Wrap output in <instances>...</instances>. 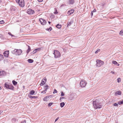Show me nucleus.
I'll list each match as a JSON object with an SVG mask.
<instances>
[{"instance_id": "nucleus-17", "label": "nucleus", "mask_w": 123, "mask_h": 123, "mask_svg": "<svg viewBox=\"0 0 123 123\" xmlns=\"http://www.w3.org/2000/svg\"><path fill=\"white\" fill-rule=\"evenodd\" d=\"M121 92L120 91H118L116 92L115 93V95L117 96V95H121Z\"/></svg>"}, {"instance_id": "nucleus-4", "label": "nucleus", "mask_w": 123, "mask_h": 123, "mask_svg": "<svg viewBox=\"0 0 123 123\" xmlns=\"http://www.w3.org/2000/svg\"><path fill=\"white\" fill-rule=\"evenodd\" d=\"M5 87L11 90H13L14 88L13 86L11 85H9L7 83H6L5 84Z\"/></svg>"}, {"instance_id": "nucleus-52", "label": "nucleus", "mask_w": 123, "mask_h": 123, "mask_svg": "<svg viewBox=\"0 0 123 123\" xmlns=\"http://www.w3.org/2000/svg\"><path fill=\"white\" fill-rule=\"evenodd\" d=\"M3 112V111H0V115Z\"/></svg>"}, {"instance_id": "nucleus-40", "label": "nucleus", "mask_w": 123, "mask_h": 123, "mask_svg": "<svg viewBox=\"0 0 123 123\" xmlns=\"http://www.w3.org/2000/svg\"><path fill=\"white\" fill-rule=\"evenodd\" d=\"M37 52V51L35 49V50H34L33 52H32L33 54H34L36 53Z\"/></svg>"}, {"instance_id": "nucleus-3", "label": "nucleus", "mask_w": 123, "mask_h": 123, "mask_svg": "<svg viewBox=\"0 0 123 123\" xmlns=\"http://www.w3.org/2000/svg\"><path fill=\"white\" fill-rule=\"evenodd\" d=\"M54 55L55 57V58L59 57L60 56V53L57 50H55L54 51Z\"/></svg>"}, {"instance_id": "nucleus-44", "label": "nucleus", "mask_w": 123, "mask_h": 123, "mask_svg": "<svg viewBox=\"0 0 123 123\" xmlns=\"http://www.w3.org/2000/svg\"><path fill=\"white\" fill-rule=\"evenodd\" d=\"M8 34L10 35H11V36H13L12 34L10 32H8Z\"/></svg>"}, {"instance_id": "nucleus-47", "label": "nucleus", "mask_w": 123, "mask_h": 123, "mask_svg": "<svg viewBox=\"0 0 123 123\" xmlns=\"http://www.w3.org/2000/svg\"><path fill=\"white\" fill-rule=\"evenodd\" d=\"M43 0H38V1L39 2H42Z\"/></svg>"}, {"instance_id": "nucleus-38", "label": "nucleus", "mask_w": 123, "mask_h": 123, "mask_svg": "<svg viewBox=\"0 0 123 123\" xmlns=\"http://www.w3.org/2000/svg\"><path fill=\"white\" fill-rule=\"evenodd\" d=\"M100 51V49H98L96 51H95V54H97L98 53V52H99Z\"/></svg>"}, {"instance_id": "nucleus-33", "label": "nucleus", "mask_w": 123, "mask_h": 123, "mask_svg": "<svg viewBox=\"0 0 123 123\" xmlns=\"http://www.w3.org/2000/svg\"><path fill=\"white\" fill-rule=\"evenodd\" d=\"M47 91L46 90H44L43 91H42L41 92V93H43V94H44L46 93V92Z\"/></svg>"}, {"instance_id": "nucleus-49", "label": "nucleus", "mask_w": 123, "mask_h": 123, "mask_svg": "<svg viewBox=\"0 0 123 123\" xmlns=\"http://www.w3.org/2000/svg\"><path fill=\"white\" fill-rule=\"evenodd\" d=\"M74 97H73L72 98V97L70 98V99L71 100H74Z\"/></svg>"}, {"instance_id": "nucleus-22", "label": "nucleus", "mask_w": 123, "mask_h": 123, "mask_svg": "<svg viewBox=\"0 0 123 123\" xmlns=\"http://www.w3.org/2000/svg\"><path fill=\"white\" fill-rule=\"evenodd\" d=\"M28 49L27 50V54H28L29 53V52L31 50V49L30 47L29 46H28Z\"/></svg>"}, {"instance_id": "nucleus-55", "label": "nucleus", "mask_w": 123, "mask_h": 123, "mask_svg": "<svg viewBox=\"0 0 123 123\" xmlns=\"http://www.w3.org/2000/svg\"><path fill=\"white\" fill-rule=\"evenodd\" d=\"M48 23H49V24H50V23H51V22H49V21H48Z\"/></svg>"}, {"instance_id": "nucleus-31", "label": "nucleus", "mask_w": 123, "mask_h": 123, "mask_svg": "<svg viewBox=\"0 0 123 123\" xmlns=\"http://www.w3.org/2000/svg\"><path fill=\"white\" fill-rule=\"evenodd\" d=\"M119 34L121 36L123 35V31L122 30L121 31L119 32Z\"/></svg>"}, {"instance_id": "nucleus-29", "label": "nucleus", "mask_w": 123, "mask_h": 123, "mask_svg": "<svg viewBox=\"0 0 123 123\" xmlns=\"http://www.w3.org/2000/svg\"><path fill=\"white\" fill-rule=\"evenodd\" d=\"M118 104L119 105L123 104V100L119 102Z\"/></svg>"}, {"instance_id": "nucleus-23", "label": "nucleus", "mask_w": 123, "mask_h": 123, "mask_svg": "<svg viewBox=\"0 0 123 123\" xmlns=\"http://www.w3.org/2000/svg\"><path fill=\"white\" fill-rule=\"evenodd\" d=\"M3 58L4 57L3 55L2 54H0V61L1 60H3Z\"/></svg>"}, {"instance_id": "nucleus-13", "label": "nucleus", "mask_w": 123, "mask_h": 123, "mask_svg": "<svg viewBox=\"0 0 123 123\" xmlns=\"http://www.w3.org/2000/svg\"><path fill=\"white\" fill-rule=\"evenodd\" d=\"M51 97L50 96H47L45 97L43 99V100L44 101H48L49 99V98L50 97Z\"/></svg>"}, {"instance_id": "nucleus-35", "label": "nucleus", "mask_w": 123, "mask_h": 123, "mask_svg": "<svg viewBox=\"0 0 123 123\" xmlns=\"http://www.w3.org/2000/svg\"><path fill=\"white\" fill-rule=\"evenodd\" d=\"M53 104V103H50L48 104V106H50Z\"/></svg>"}, {"instance_id": "nucleus-32", "label": "nucleus", "mask_w": 123, "mask_h": 123, "mask_svg": "<svg viewBox=\"0 0 123 123\" xmlns=\"http://www.w3.org/2000/svg\"><path fill=\"white\" fill-rule=\"evenodd\" d=\"M121 81V79L120 78H118L117 79V82H118L119 83V82H120Z\"/></svg>"}, {"instance_id": "nucleus-42", "label": "nucleus", "mask_w": 123, "mask_h": 123, "mask_svg": "<svg viewBox=\"0 0 123 123\" xmlns=\"http://www.w3.org/2000/svg\"><path fill=\"white\" fill-rule=\"evenodd\" d=\"M54 14H56L58 13L56 9H55V11L54 12Z\"/></svg>"}, {"instance_id": "nucleus-54", "label": "nucleus", "mask_w": 123, "mask_h": 123, "mask_svg": "<svg viewBox=\"0 0 123 123\" xmlns=\"http://www.w3.org/2000/svg\"><path fill=\"white\" fill-rule=\"evenodd\" d=\"M118 66H119V64L117 63V64Z\"/></svg>"}, {"instance_id": "nucleus-10", "label": "nucleus", "mask_w": 123, "mask_h": 123, "mask_svg": "<svg viewBox=\"0 0 123 123\" xmlns=\"http://www.w3.org/2000/svg\"><path fill=\"white\" fill-rule=\"evenodd\" d=\"M46 81V79L45 77H44L43 79L42 80L40 84L41 86H43L44 84Z\"/></svg>"}, {"instance_id": "nucleus-36", "label": "nucleus", "mask_w": 123, "mask_h": 123, "mask_svg": "<svg viewBox=\"0 0 123 123\" xmlns=\"http://www.w3.org/2000/svg\"><path fill=\"white\" fill-rule=\"evenodd\" d=\"M57 91L55 89H54V91L53 92V93L54 94H55V93H57Z\"/></svg>"}, {"instance_id": "nucleus-8", "label": "nucleus", "mask_w": 123, "mask_h": 123, "mask_svg": "<svg viewBox=\"0 0 123 123\" xmlns=\"http://www.w3.org/2000/svg\"><path fill=\"white\" fill-rule=\"evenodd\" d=\"M39 20L41 24L43 25H45L46 23V21L44 19L42 18H40L39 19Z\"/></svg>"}, {"instance_id": "nucleus-34", "label": "nucleus", "mask_w": 123, "mask_h": 123, "mask_svg": "<svg viewBox=\"0 0 123 123\" xmlns=\"http://www.w3.org/2000/svg\"><path fill=\"white\" fill-rule=\"evenodd\" d=\"M112 63L115 64H117V62L115 61H113Z\"/></svg>"}, {"instance_id": "nucleus-15", "label": "nucleus", "mask_w": 123, "mask_h": 123, "mask_svg": "<svg viewBox=\"0 0 123 123\" xmlns=\"http://www.w3.org/2000/svg\"><path fill=\"white\" fill-rule=\"evenodd\" d=\"M6 74L5 72L3 71H0V75L1 76H4Z\"/></svg>"}, {"instance_id": "nucleus-11", "label": "nucleus", "mask_w": 123, "mask_h": 123, "mask_svg": "<svg viewBox=\"0 0 123 123\" xmlns=\"http://www.w3.org/2000/svg\"><path fill=\"white\" fill-rule=\"evenodd\" d=\"M15 50H16V51H16V52L17 53V55H21L22 52V50L20 49H15Z\"/></svg>"}, {"instance_id": "nucleus-41", "label": "nucleus", "mask_w": 123, "mask_h": 123, "mask_svg": "<svg viewBox=\"0 0 123 123\" xmlns=\"http://www.w3.org/2000/svg\"><path fill=\"white\" fill-rule=\"evenodd\" d=\"M61 96H64V93L63 92H61Z\"/></svg>"}, {"instance_id": "nucleus-9", "label": "nucleus", "mask_w": 123, "mask_h": 123, "mask_svg": "<svg viewBox=\"0 0 123 123\" xmlns=\"http://www.w3.org/2000/svg\"><path fill=\"white\" fill-rule=\"evenodd\" d=\"M27 12L29 14H32L34 13V11L31 9H29L28 10Z\"/></svg>"}, {"instance_id": "nucleus-30", "label": "nucleus", "mask_w": 123, "mask_h": 123, "mask_svg": "<svg viewBox=\"0 0 123 123\" xmlns=\"http://www.w3.org/2000/svg\"><path fill=\"white\" fill-rule=\"evenodd\" d=\"M16 51V50H15V49L13 50L12 51V53L13 54H15L16 53V51Z\"/></svg>"}, {"instance_id": "nucleus-43", "label": "nucleus", "mask_w": 123, "mask_h": 123, "mask_svg": "<svg viewBox=\"0 0 123 123\" xmlns=\"http://www.w3.org/2000/svg\"><path fill=\"white\" fill-rule=\"evenodd\" d=\"M114 106H117L118 105L116 103H115L114 104Z\"/></svg>"}, {"instance_id": "nucleus-18", "label": "nucleus", "mask_w": 123, "mask_h": 123, "mask_svg": "<svg viewBox=\"0 0 123 123\" xmlns=\"http://www.w3.org/2000/svg\"><path fill=\"white\" fill-rule=\"evenodd\" d=\"M69 3L70 4H73L74 2V0H69Z\"/></svg>"}, {"instance_id": "nucleus-5", "label": "nucleus", "mask_w": 123, "mask_h": 123, "mask_svg": "<svg viewBox=\"0 0 123 123\" xmlns=\"http://www.w3.org/2000/svg\"><path fill=\"white\" fill-rule=\"evenodd\" d=\"M17 10V9L15 6H11L10 8V10L11 13L13 14L15 12H16Z\"/></svg>"}, {"instance_id": "nucleus-50", "label": "nucleus", "mask_w": 123, "mask_h": 123, "mask_svg": "<svg viewBox=\"0 0 123 123\" xmlns=\"http://www.w3.org/2000/svg\"><path fill=\"white\" fill-rule=\"evenodd\" d=\"M92 11H93V12H96V10L95 9H94Z\"/></svg>"}, {"instance_id": "nucleus-28", "label": "nucleus", "mask_w": 123, "mask_h": 123, "mask_svg": "<svg viewBox=\"0 0 123 123\" xmlns=\"http://www.w3.org/2000/svg\"><path fill=\"white\" fill-rule=\"evenodd\" d=\"M52 28L51 27H50L49 28L46 29V30L48 31H50L52 30Z\"/></svg>"}, {"instance_id": "nucleus-53", "label": "nucleus", "mask_w": 123, "mask_h": 123, "mask_svg": "<svg viewBox=\"0 0 123 123\" xmlns=\"http://www.w3.org/2000/svg\"><path fill=\"white\" fill-rule=\"evenodd\" d=\"M111 73L113 74H114L115 73L113 71H111Z\"/></svg>"}, {"instance_id": "nucleus-19", "label": "nucleus", "mask_w": 123, "mask_h": 123, "mask_svg": "<svg viewBox=\"0 0 123 123\" xmlns=\"http://www.w3.org/2000/svg\"><path fill=\"white\" fill-rule=\"evenodd\" d=\"M35 93V91L34 90H32L30 91V94L31 95H33Z\"/></svg>"}, {"instance_id": "nucleus-51", "label": "nucleus", "mask_w": 123, "mask_h": 123, "mask_svg": "<svg viewBox=\"0 0 123 123\" xmlns=\"http://www.w3.org/2000/svg\"><path fill=\"white\" fill-rule=\"evenodd\" d=\"M26 120H24L23 123H26Z\"/></svg>"}, {"instance_id": "nucleus-45", "label": "nucleus", "mask_w": 123, "mask_h": 123, "mask_svg": "<svg viewBox=\"0 0 123 123\" xmlns=\"http://www.w3.org/2000/svg\"><path fill=\"white\" fill-rule=\"evenodd\" d=\"M59 117H57L55 120V122H56V121H57L59 119Z\"/></svg>"}, {"instance_id": "nucleus-26", "label": "nucleus", "mask_w": 123, "mask_h": 123, "mask_svg": "<svg viewBox=\"0 0 123 123\" xmlns=\"http://www.w3.org/2000/svg\"><path fill=\"white\" fill-rule=\"evenodd\" d=\"M56 27L58 29H60L61 27V25H59V24H58L56 26Z\"/></svg>"}, {"instance_id": "nucleus-37", "label": "nucleus", "mask_w": 123, "mask_h": 123, "mask_svg": "<svg viewBox=\"0 0 123 123\" xmlns=\"http://www.w3.org/2000/svg\"><path fill=\"white\" fill-rule=\"evenodd\" d=\"M64 97H60V101H62V100H61L62 99H63L64 98Z\"/></svg>"}, {"instance_id": "nucleus-58", "label": "nucleus", "mask_w": 123, "mask_h": 123, "mask_svg": "<svg viewBox=\"0 0 123 123\" xmlns=\"http://www.w3.org/2000/svg\"><path fill=\"white\" fill-rule=\"evenodd\" d=\"M12 119L14 120V119H15L14 118H13Z\"/></svg>"}, {"instance_id": "nucleus-56", "label": "nucleus", "mask_w": 123, "mask_h": 123, "mask_svg": "<svg viewBox=\"0 0 123 123\" xmlns=\"http://www.w3.org/2000/svg\"><path fill=\"white\" fill-rule=\"evenodd\" d=\"M1 2V0H0V3Z\"/></svg>"}, {"instance_id": "nucleus-2", "label": "nucleus", "mask_w": 123, "mask_h": 123, "mask_svg": "<svg viewBox=\"0 0 123 123\" xmlns=\"http://www.w3.org/2000/svg\"><path fill=\"white\" fill-rule=\"evenodd\" d=\"M17 3H18L19 5L21 7H23L24 6V0H16Z\"/></svg>"}, {"instance_id": "nucleus-12", "label": "nucleus", "mask_w": 123, "mask_h": 123, "mask_svg": "<svg viewBox=\"0 0 123 123\" xmlns=\"http://www.w3.org/2000/svg\"><path fill=\"white\" fill-rule=\"evenodd\" d=\"M9 54V51H6L4 52L3 53V55L5 57H7L8 56Z\"/></svg>"}, {"instance_id": "nucleus-20", "label": "nucleus", "mask_w": 123, "mask_h": 123, "mask_svg": "<svg viewBox=\"0 0 123 123\" xmlns=\"http://www.w3.org/2000/svg\"><path fill=\"white\" fill-rule=\"evenodd\" d=\"M65 104L64 102H62L60 104V106L61 107H63L65 105Z\"/></svg>"}, {"instance_id": "nucleus-48", "label": "nucleus", "mask_w": 123, "mask_h": 123, "mask_svg": "<svg viewBox=\"0 0 123 123\" xmlns=\"http://www.w3.org/2000/svg\"><path fill=\"white\" fill-rule=\"evenodd\" d=\"M36 49V50L37 51H38V50H40V48H38V49Z\"/></svg>"}, {"instance_id": "nucleus-7", "label": "nucleus", "mask_w": 123, "mask_h": 123, "mask_svg": "<svg viewBox=\"0 0 123 123\" xmlns=\"http://www.w3.org/2000/svg\"><path fill=\"white\" fill-rule=\"evenodd\" d=\"M86 82L85 81L81 80L80 83V86L82 87H84L86 86Z\"/></svg>"}, {"instance_id": "nucleus-21", "label": "nucleus", "mask_w": 123, "mask_h": 123, "mask_svg": "<svg viewBox=\"0 0 123 123\" xmlns=\"http://www.w3.org/2000/svg\"><path fill=\"white\" fill-rule=\"evenodd\" d=\"M28 61L29 63H32L34 61L32 59H29L28 60Z\"/></svg>"}, {"instance_id": "nucleus-6", "label": "nucleus", "mask_w": 123, "mask_h": 123, "mask_svg": "<svg viewBox=\"0 0 123 123\" xmlns=\"http://www.w3.org/2000/svg\"><path fill=\"white\" fill-rule=\"evenodd\" d=\"M97 63L96 66H97L99 67L101 66L104 63V62L101 61L100 60H97L96 61Z\"/></svg>"}, {"instance_id": "nucleus-16", "label": "nucleus", "mask_w": 123, "mask_h": 123, "mask_svg": "<svg viewBox=\"0 0 123 123\" xmlns=\"http://www.w3.org/2000/svg\"><path fill=\"white\" fill-rule=\"evenodd\" d=\"M74 10L71 9L68 12V14L69 15H70L73 13L74 12Z\"/></svg>"}, {"instance_id": "nucleus-46", "label": "nucleus", "mask_w": 123, "mask_h": 123, "mask_svg": "<svg viewBox=\"0 0 123 123\" xmlns=\"http://www.w3.org/2000/svg\"><path fill=\"white\" fill-rule=\"evenodd\" d=\"M93 15V11H92L91 13V16H92Z\"/></svg>"}, {"instance_id": "nucleus-24", "label": "nucleus", "mask_w": 123, "mask_h": 123, "mask_svg": "<svg viewBox=\"0 0 123 123\" xmlns=\"http://www.w3.org/2000/svg\"><path fill=\"white\" fill-rule=\"evenodd\" d=\"M29 97L30 98H37L38 97L37 96H29Z\"/></svg>"}, {"instance_id": "nucleus-1", "label": "nucleus", "mask_w": 123, "mask_h": 123, "mask_svg": "<svg viewBox=\"0 0 123 123\" xmlns=\"http://www.w3.org/2000/svg\"><path fill=\"white\" fill-rule=\"evenodd\" d=\"M93 104L94 107L96 109H100L102 107V105L98 100L93 101Z\"/></svg>"}, {"instance_id": "nucleus-14", "label": "nucleus", "mask_w": 123, "mask_h": 123, "mask_svg": "<svg viewBox=\"0 0 123 123\" xmlns=\"http://www.w3.org/2000/svg\"><path fill=\"white\" fill-rule=\"evenodd\" d=\"M73 21L72 20H70L67 23V26L68 27L69 26L71 25L73 23Z\"/></svg>"}, {"instance_id": "nucleus-39", "label": "nucleus", "mask_w": 123, "mask_h": 123, "mask_svg": "<svg viewBox=\"0 0 123 123\" xmlns=\"http://www.w3.org/2000/svg\"><path fill=\"white\" fill-rule=\"evenodd\" d=\"M4 22L3 20H2L1 21H0V24H3L4 23Z\"/></svg>"}, {"instance_id": "nucleus-25", "label": "nucleus", "mask_w": 123, "mask_h": 123, "mask_svg": "<svg viewBox=\"0 0 123 123\" xmlns=\"http://www.w3.org/2000/svg\"><path fill=\"white\" fill-rule=\"evenodd\" d=\"M48 88H49V86L48 85L45 86L44 87V90L47 91V89Z\"/></svg>"}, {"instance_id": "nucleus-57", "label": "nucleus", "mask_w": 123, "mask_h": 123, "mask_svg": "<svg viewBox=\"0 0 123 123\" xmlns=\"http://www.w3.org/2000/svg\"><path fill=\"white\" fill-rule=\"evenodd\" d=\"M1 89V87L0 86V89Z\"/></svg>"}, {"instance_id": "nucleus-27", "label": "nucleus", "mask_w": 123, "mask_h": 123, "mask_svg": "<svg viewBox=\"0 0 123 123\" xmlns=\"http://www.w3.org/2000/svg\"><path fill=\"white\" fill-rule=\"evenodd\" d=\"M12 82L13 85L15 86L16 85L17 83V82L15 80H13L12 81Z\"/></svg>"}]
</instances>
